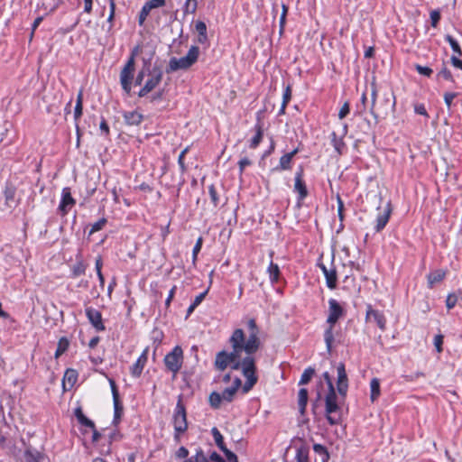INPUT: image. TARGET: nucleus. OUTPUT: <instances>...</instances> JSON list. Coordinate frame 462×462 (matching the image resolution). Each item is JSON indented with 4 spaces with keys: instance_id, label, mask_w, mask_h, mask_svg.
<instances>
[{
    "instance_id": "nucleus-1",
    "label": "nucleus",
    "mask_w": 462,
    "mask_h": 462,
    "mask_svg": "<svg viewBox=\"0 0 462 462\" xmlns=\"http://www.w3.org/2000/svg\"><path fill=\"white\" fill-rule=\"evenodd\" d=\"M243 341H245L244 330L242 328H236L229 337L232 351L226 352L222 350L218 352L215 359V367L219 371H224L230 365L233 370H241L246 379L243 390L245 393H247L257 383L258 376L256 374L254 356L253 355H246L242 358L244 347L241 343Z\"/></svg>"
},
{
    "instance_id": "nucleus-2",
    "label": "nucleus",
    "mask_w": 462,
    "mask_h": 462,
    "mask_svg": "<svg viewBox=\"0 0 462 462\" xmlns=\"http://www.w3.org/2000/svg\"><path fill=\"white\" fill-rule=\"evenodd\" d=\"M323 378L328 384V393L325 396V414L328 422L337 425L341 421L340 407L337 403V395L328 372L323 374Z\"/></svg>"
},
{
    "instance_id": "nucleus-3",
    "label": "nucleus",
    "mask_w": 462,
    "mask_h": 462,
    "mask_svg": "<svg viewBox=\"0 0 462 462\" xmlns=\"http://www.w3.org/2000/svg\"><path fill=\"white\" fill-rule=\"evenodd\" d=\"M345 311L339 302L335 299H329L328 300V316L327 323L329 325L324 332V341L328 352L332 349V344L334 341L333 328L337 320L344 315Z\"/></svg>"
},
{
    "instance_id": "nucleus-4",
    "label": "nucleus",
    "mask_w": 462,
    "mask_h": 462,
    "mask_svg": "<svg viewBox=\"0 0 462 462\" xmlns=\"http://www.w3.org/2000/svg\"><path fill=\"white\" fill-rule=\"evenodd\" d=\"M172 424L174 428V440L180 442L181 435L188 430L186 408L182 402L181 396L179 397L173 411Z\"/></svg>"
},
{
    "instance_id": "nucleus-5",
    "label": "nucleus",
    "mask_w": 462,
    "mask_h": 462,
    "mask_svg": "<svg viewBox=\"0 0 462 462\" xmlns=\"http://www.w3.org/2000/svg\"><path fill=\"white\" fill-rule=\"evenodd\" d=\"M199 55V48L191 46L188 53L180 59L172 57L169 61L167 73H171L179 69H187L190 68L197 60Z\"/></svg>"
},
{
    "instance_id": "nucleus-6",
    "label": "nucleus",
    "mask_w": 462,
    "mask_h": 462,
    "mask_svg": "<svg viewBox=\"0 0 462 462\" xmlns=\"http://www.w3.org/2000/svg\"><path fill=\"white\" fill-rule=\"evenodd\" d=\"M146 76L147 79L144 81L143 86L140 88L137 93L139 97H144L149 93L156 88L161 83L163 76V72L160 67L154 66L151 68L150 64L146 62Z\"/></svg>"
},
{
    "instance_id": "nucleus-7",
    "label": "nucleus",
    "mask_w": 462,
    "mask_h": 462,
    "mask_svg": "<svg viewBox=\"0 0 462 462\" xmlns=\"http://www.w3.org/2000/svg\"><path fill=\"white\" fill-rule=\"evenodd\" d=\"M247 328L249 331V337L243 343H241L242 346L244 347V352L245 355H253L255 354L261 346V341L258 337L259 335V328L256 324V321L254 319H250L247 321Z\"/></svg>"
},
{
    "instance_id": "nucleus-8",
    "label": "nucleus",
    "mask_w": 462,
    "mask_h": 462,
    "mask_svg": "<svg viewBox=\"0 0 462 462\" xmlns=\"http://www.w3.org/2000/svg\"><path fill=\"white\" fill-rule=\"evenodd\" d=\"M164 365L174 375L178 374L183 364V351L180 346H176L163 359Z\"/></svg>"
},
{
    "instance_id": "nucleus-9",
    "label": "nucleus",
    "mask_w": 462,
    "mask_h": 462,
    "mask_svg": "<svg viewBox=\"0 0 462 462\" xmlns=\"http://www.w3.org/2000/svg\"><path fill=\"white\" fill-rule=\"evenodd\" d=\"M134 67L135 64L133 58H128L126 63L125 64L120 72V84L122 86L123 90L127 94H130L132 89Z\"/></svg>"
},
{
    "instance_id": "nucleus-10",
    "label": "nucleus",
    "mask_w": 462,
    "mask_h": 462,
    "mask_svg": "<svg viewBox=\"0 0 462 462\" xmlns=\"http://www.w3.org/2000/svg\"><path fill=\"white\" fill-rule=\"evenodd\" d=\"M304 170L302 166H300L295 172L294 177V192L298 193L297 200L299 203L303 201L309 195V191L306 183L303 180Z\"/></svg>"
},
{
    "instance_id": "nucleus-11",
    "label": "nucleus",
    "mask_w": 462,
    "mask_h": 462,
    "mask_svg": "<svg viewBox=\"0 0 462 462\" xmlns=\"http://www.w3.org/2000/svg\"><path fill=\"white\" fill-rule=\"evenodd\" d=\"M108 381H109V384L111 387L113 402H114L113 424L117 425L121 420V417H122L123 411H124V407H123L122 402H120L119 393H118V389H117L115 380L112 378H109Z\"/></svg>"
},
{
    "instance_id": "nucleus-12",
    "label": "nucleus",
    "mask_w": 462,
    "mask_h": 462,
    "mask_svg": "<svg viewBox=\"0 0 462 462\" xmlns=\"http://www.w3.org/2000/svg\"><path fill=\"white\" fill-rule=\"evenodd\" d=\"M337 389L338 394L345 399L346 396V393L348 390V378L346 372V367L343 363H339L337 366Z\"/></svg>"
},
{
    "instance_id": "nucleus-13",
    "label": "nucleus",
    "mask_w": 462,
    "mask_h": 462,
    "mask_svg": "<svg viewBox=\"0 0 462 462\" xmlns=\"http://www.w3.org/2000/svg\"><path fill=\"white\" fill-rule=\"evenodd\" d=\"M348 132V125L346 124L343 125L341 134L337 135L335 132L331 134V144L334 147L335 152L338 155H342L346 151V144L344 141V137L346 135Z\"/></svg>"
},
{
    "instance_id": "nucleus-14",
    "label": "nucleus",
    "mask_w": 462,
    "mask_h": 462,
    "mask_svg": "<svg viewBox=\"0 0 462 462\" xmlns=\"http://www.w3.org/2000/svg\"><path fill=\"white\" fill-rule=\"evenodd\" d=\"M85 313L89 323L97 332L106 330V327L102 319V314L99 310L92 307H88L85 309Z\"/></svg>"
},
{
    "instance_id": "nucleus-15",
    "label": "nucleus",
    "mask_w": 462,
    "mask_h": 462,
    "mask_svg": "<svg viewBox=\"0 0 462 462\" xmlns=\"http://www.w3.org/2000/svg\"><path fill=\"white\" fill-rule=\"evenodd\" d=\"M75 204L76 200L73 199L71 195L70 188H63L61 191L60 202L59 205V210L61 212V215H67Z\"/></svg>"
},
{
    "instance_id": "nucleus-16",
    "label": "nucleus",
    "mask_w": 462,
    "mask_h": 462,
    "mask_svg": "<svg viewBox=\"0 0 462 462\" xmlns=\"http://www.w3.org/2000/svg\"><path fill=\"white\" fill-rule=\"evenodd\" d=\"M365 320L374 321L378 328L382 330L386 328V319L379 310H374L370 304L366 306Z\"/></svg>"
},
{
    "instance_id": "nucleus-17",
    "label": "nucleus",
    "mask_w": 462,
    "mask_h": 462,
    "mask_svg": "<svg viewBox=\"0 0 462 462\" xmlns=\"http://www.w3.org/2000/svg\"><path fill=\"white\" fill-rule=\"evenodd\" d=\"M299 148H295L291 152L283 154L280 158L278 165L273 168L272 171L275 172L291 170L293 157L299 152Z\"/></svg>"
},
{
    "instance_id": "nucleus-18",
    "label": "nucleus",
    "mask_w": 462,
    "mask_h": 462,
    "mask_svg": "<svg viewBox=\"0 0 462 462\" xmlns=\"http://www.w3.org/2000/svg\"><path fill=\"white\" fill-rule=\"evenodd\" d=\"M392 214L391 202H387L382 212H379L376 217L375 232H381L387 225Z\"/></svg>"
},
{
    "instance_id": "nucleus-19",
    "label": "nucleus",
    "mask_w": 462,
    "mask_h": 462,
    "mask_svg": "<svg viewBox=\"0 0 462 462\" xmlns=\"http://www.w3.org/2000/svg\"><path fill=\"white\" fill-rule=\"evenodd\" d=\"M147 355H148V349L145 348L143 351V353L141 354V356L137 358L135 363L131 366V368H130L131 374L134 377L137 378L142 374L143 367L145 366V365L147 363V359H148Z\"/></svg>"
},
{
    "instance_id": "nucleus-20",
    "label": "nucleus",
    "mask_w": 462,
    "mask_h": 462,
    "mask_svg": "<svg viewBox=\"0 0 462 462\" xmlns=\"http://www.w3.org/2000/svg\"><path fill=\"white\" fill-rule=\"evenodd\" d=\"M319 266L320 267L325 279H326V284L330 290H334L337 287V271L335 268L328 269L327 266L323 263H319Z\"/></svg>"
},
{
    "instance_id": "nucleus-21",
    "label": "nucleus",
    "mask_w": 462,
    "mask_h": 462,
    "mask_svg": "<svg viewBox=\"0 0 462 462\" xmlns=\"http://www.w3.org/2000/svg\"><path fill=\"white\" fill-rule=\"evenodd\" d=\"M447 275V271L443 269H437L428 273L427 282L428 287L432 289L437 283L441 282Z\"/></svg>"
},
{
    "instance_id": "nucleus-22",
    "label": "nucleus",
    "mask_w": 462,
    "mask_h": 462,
    "mask_svg": "<svg viewBox=\"0 0 462 462\" xmlns=\"http://www.w3.org/2000/svg\"><path fill=\"white\" fill-rule=\"evenodd\" d=\"M396 105L395 97H393V102L389 97H384L383 99L380 102L378 106V111L381 118H385L391 110H394Z\"/></svg>"
},
{
    "instance_id": "nucleus-23",
    "label": "nucleus",
    "mask_w": 462,
    "mask_h": 462,
    "mask_svg": "<svg viewBox=\"0 0 462 462\" xmlns=\"http://www.w3.org/2000/svg\"><path fill=\"white\" fill-rule=\"evenodd\" d=\"M254 130L255 134L249 141V147L251 149H255L263 140V128L260 119H258L257 123L254 125Z\"/></svg>"
},
{
    "instance_id": "nucleus-24",
    "label": "nucleus",
    "mask_w": 462,
    "mask_h": 462,
    "mask_svg": "<svg viewBox=\"0 0 462 462\" xmlns=\"http://www.w3.org/2000/svg\"><path fill=\"white\" fill-rule=\"evenodd\" d=\"M124 119L128 125H139L143 119V116L137 111H129L124 113Z\"/></svg>"
},
{
    "instance_id": "nucleus-25",
    "label": "nucleus",
    "mask_w": 462,
    "mask_h": 462,
    "mask_svg": "<svg viewBox=\"0 0 462 462\" xmlns=\"http://www.w3.org/2000/svg\"><path fill=\"white\" fill-rule=\"evenodd\" d=\"M74 414L80 425L89 428V429L95 428L94 421L85 416V414L83 413L82 409L80 407H78L75 409Z\"/></svg>"
},
{
    "instance_id": "nucleus-26",
    "label": "nucleus",
    "mask_w": 462,
    "mask_h": 462,
    "mask_svg": "<svg viewBox=\"0 0 462 462\" xmlns=\"http://www.w3.org/2000/svg\"><path fill=\"white\" fill-rule=\"evenodd\" d=\"M267 273L269 274L271 283L274 284L279 282L281 272L277 263L271 261L267 268Z\"/></svg>"
},
{
    "instance_id": "nucleus-27",
    "label": "nucleus",
    "mask_w": 462,
    "mask_h": 462,
    "mask_svg": "<svg viewBox=\"0 0 462 462\" xmlns=\"http://www.w3.org/2000/svg\"><path fill=\"white\" fill-rule=\"evenodd\" d=\"M16 194V189L14 185L7 184L4 189V197L5 199V205L11 208L14 202V197Z\"/></svg>"
},
{
    "instance_id": "nucleus-28",
    "label": "nucleus",
    "mask_w": 462,
    "mask_h": 462,
    "mask_svg": "<svg viewBox=\"0 0 462 462\" xmlns=\"http://www.w3.org/2000/svg\"><path fill=\"white\" fill-rule=\"evenodd\" d=\"M377 98V88L374 84L372 85V92H371V107L370 114L373 116L375 123L380 121V115L376 112L375 103Z\"/></svg>"
},
{
    "instance_id": "nucleus-29",
    "label": "nucleus",
    "mask_w": 462,
    "mask_h": 462,
    "mask_svg": "<svg viewBox=\"0 0 462 462\" xmlns=\"http://www.w3.org/2000/svg\"><path fill=\"white\" fill-rule=\"evenodd\" d=\"M308 403V390L300 388L298 393V405L300 414H304Z\"/></svg>"
},
{
    "instance_id": "nucleus-30",
    "label": "nucleus",
    "mask_w": 462,
    "mask_h": 462,
    "mask_svg": "<svg viewBox=\"0 0 462 462\" xmlns=\"http://www.w3.org/2000/svg\"><path fill=\"white\" fill-rule=\"evenodd\" d=\"M69 344L70 342L68 337H60L58 341L57 349L54 354L55 358H59L61 355H63L68 350Z\"/></svg>"
},
{
    "instance_id": "nucleus-31",
    "label": "nucleus",
    "mask_w": 462,
    "mask_h": 462,
    "mask_svg": "<svg viewBox=\"0 0 462 462\" xmlns=\"http://www.w3.org/2000/svg\"><path fill=\"white\" fill-rule=\"evenodd\" d=\"M78 379V372L75 369L69 368L66 370L63 376V386L65 387L66 383L72 387Z\"/></svg>"
},
{
    "instance_id": "nucleus-32",
    "label": "nucleus",
    "mask_w": 462,
    "mask_h": 462,
    "mask_svg": "<svg viewBox=\"0 0 462 462\" xmlns=\"http://www.w3.org/2000/svg\"><path fill=\"white\" fill-rule=\"evenodd\" d=\"M370 399L372 402H374L378 399L380 396V381L378 378H373L370 382Z\"/></svg>"
},
{
    "instance_id": "nucleus-33",
    "label": "nucleus",
    "mask_w": 462,
    "mask_h": 462,
    "mask_svg": "<svg viewBox=\"0 0 462 462\" xmlns=\"http://www.w3.org/2000/svg\"><path fill=\"white\" fill-rule=\"evenodd\" d=\"M211 434L214 438V440H215V443L216 445L218 447V448L223 452L225 449H226L227 448L226 447L225 445V442H224V437L223 435L221 434V432L218 430L217 428L214 427L212 428L211 430Z\"/></svg>"
},
{
    "instance_id": "nucleus-34",
    "label": "nucleus",
    "mask_w": 462,
    "mask_h": 462,
    "mask_svg": "<svg viewBox=\"0 0 462 462\" xmlns=\"http://www.w3.org/2000/svg\"><path fill=\"white\" fill-rule=\"evenodd\" d=\"M164 337V334L162 330L158 328L152 329L151 332V339L152 341V345L154 346V351L160 346Z\"/></svg>"
},
{
    "instance_id": "nucleus-35",
    "label": "nucleus",
    "mask_w": 462,
    "mask_h": 462,
    "mask_svg": "<svg viewBox=\"0 0 462 462\" xmlns=\"http://www.w3.org/2000/svg\"><path fill=\"white\" fill-rule=\"evenodd\" d=\"M86 269H87V265L84 263V262L82 260H79L72 266L71 276L73 278L79 277L85 273Z\"/></svg>"
},
{
    "instance_id": "nucleus-36",
    "label": "nucleus",
    "mask_w": 462,
    "mask_h": 462,
    "mask_svg": "<svg viewBox=\"0 0 462 462\" xmlns=\"http://www.w3.org/2000/svg\"><path fill=\"white\" fill-rule=\"evenodd\" d=\"M82 111H83V95H82V91H80L78 94L76 106L74 108L75 121H78L80 118V116H82Z\"/></svg>"
},
{
    "instance_id": "nucleus-37",
    "label": "nucleus",
    "mask_w": 462,
    "mask_h": 462,
    "mask_svg": "<svg viewBox=\"0 0 462 462\" xmlns=\"http://www.w3.org/2000/svg\"><path fill=\"white\" fill-rule=\"evenodd\" d=\"M314 374H315V369L314 368H312L310 366L306 368L303 371V373H302V374L300 376V379L299 381V384L300 385L307 384L311 380V378L313 377Z\"/></svg>"
},
{
    "instance_id": "nucleus-38",
    "label": "nucleus",
    "mask_w": 462,
    "mask_h": 462,
    "mask_svg": "<svg viewBox=\"0 0 462 462\" xmlns=\"http://www.w3.org/2000/svg\"><path fill=\"white\" fill-rule=\"evenodd\" d=\"M296 462H309V449L306 447H300L297 448Z\"/></svg>"
},
{
    "instance_id": "nucleus-39",
    "label": "nucleus",
    "mask_w": 462,
    "mask_h": 462,
    "mask_svg": "<svg viewBox=\"0 0 462 462\" xmlns=\"http://www.w3.org/2000/svg\"><path fill=\"white\" fill-rule=\"evenodd\" d=\"M222 401L221 394L217 392L211 393L208 398L209 404L213 409H218Z\"/></svg>"
},
{
    "instance_id": "nucleus-40",
    "label": "nucleus",
    "mask_w": 462,
    "mask_h": 462,
    "mask_svg": "<svg viewBox=\"0 0 462 462\" xmlns=\"http://www.w3.org/2000/svg\"><path fill=\"white\" fill-rule=\"evenodd\" d=\"M445 40L446 42H448L452 49V51L457 54L458 56H461L462 55V50L458 44V42H457L456 39H454L451 35L449 34H447L445 36Z\"/></svg>"
},
{
    "instance_id": "nucleus-41",
    "label": "nucleus",
    "mask_w": 462,
    "mask_h": 462,
    "mask_svg": "<svg viewBox=\"0 0 462 462\" xmlns=\"http://www.w3.org/2000/svg\"><path fill=\"white\" fill-rule=\"evenodd\" d=\"M313 450L316 453L323 456V457H322V461L323 462H327L329 459V454L328 452V449L323 445H321V444H314L313 445Z\"/></svg>"
},
{
    "instance_id": "nucleus-42",
    "label": "nucleus",
    "mask_w": 462,
    "mask_h": 462,
    "mask_svg": "<svg viewBox=\"0 0 462 462\" xmlns=\"http://www.w3.org/2000/svg\"><path fill=\"white\" fill-rule=\"evenodd\" d=\"M198 8L197 0H186L184 4V13L185 14H195Z\"/></svg>"
},
{
    "instance_id": "nucleus-43",
    "label": "nucleus",
    "mask_w": 462,
    "mask_h": 462,
    "mask_svg": "<svg viewBox=\"0 0 462 462\" xmlns=\"http://www.w3.org/2000/svg\"><path fill=\"white\" fill-rule=\"evenodd\" d=\"M106 223H107V219L105 217H102L98 221L95 222L91 226V228L89 231V236H91L92 234H94L99 230H102L104 228V226L106 225Z\"/></svg>"
},
{
    "instance_id": "nucleus-44",
    "label": "nucleus",
    "mask_w": 462,
    "mask_h": 462,
    "mask_svg": "<svg viewBox=\"0 0 462 462\" xmlns=\"http://www.w3.org/2000/svg\"><path fill=\"white\" fill-rule=\"evenodd\" d=\"M437 78H443L446 80L454 82V77L451 71L444 65L439 72L437 74Z\"/></svg>"
},
{
    "instance_id": "nucleus-45",
    "label": "nucleus",
    "mask_w": 462,
    "mask_h": 462,
    "mask_svg": "<svg viewBox=\"0 0 462 462\" xmlns=\"http://www.w3.org/2000/svg\"><path fill=\"white\" fill-rule=\"evenodd\" d=\"M208 194H209L210 200H211L213 206L217 207L219 204V196H218L217 189L213 184H211L208 187Z\"/></svg>"
},
{
    "instance_id": "nucleus-46",
    "label": "nucleus",
    "mask_w": 462,
    "mask_h": 462,
    "mask_svg": "<svg viewBox=\"0 0 462 462\" xmlns=\"http://www.w3.org/2000/svg\"><path fill=\"white\" fill-rule=\"evenodd\" d=\"M236 392L232 389L231 387L226 388L221 394L223 401H226L227 402H231L236 395Z\"/></svg>"
},
{
    "instance_id": "nucleus-47",
    "label": "nucleus",
    "mask_w": 462,
    "mask_h": 462,
    "mask_svg": "<svg viewBox=\"0 0 462 462\" xmlns=\"http://www.w3.org/2000/svg\"><path fill=\"white\" fill-rule=\"evenodd\" d=\"M146 71H147V69H146V61L144 62V65L143 67L142 68V69L139 70L136 78L134 79V85L135 86H143V80H144V77L146 76Z\"/></svg>"
},
{
    "instance_id": "nucleus-48",
    "label": "nucleus",
    "mask_w": 462,
    "mask_h": 462,
    "mask_svg": "<svg viewBox=\"0 0 462 462\" xmlns=\"http://www.w3.org/2000/svg\"><path fill=\"white\" fill-rule=\"evenodd\" d=\"M414 68L419 74L428 78H430L433 73V70L430 67L415 64Z\"/></svg>"
},
{
    "instance_id": "nucleus-49",
    "label": "nucleus",
    "mask_w": 462,
    "mask_h": 462,
    "mask_svg": "<svg viewBox=\"0 0 462 462\" xmlns=\"http://www.w3.org/2000/svg\"><path fill=\"white\" fill-rule=\"evenodd\" d=\"M166 4L165 0H149L144 5L151 11L155 8L162 7Z\"/></svg>"
},
{
    "instance_id": "nucleus-50",
    "label": "nucleus",
    "mask_w": 462,
    "mask_h": 462,
    "mask_svg": "<svg viewBox=\"0 0 462 462\" xmlns=\"http://www.w3.org/2000/svg\"><path fill=\"white\" fill-rule=\"evenodd\" d=\"M431 26L436 28L441 18L439 10H432L430 14Z\"/></svg>"
},
{
    "instance_id": "nucleus-51",
    "label": "nucleus",
    "mask_w": 462,
    "mask_h": 462,
    "mask_svg": "<svg viewBox=\"0 0 462 462\" xmlns=\"http://www.w3.org/2000/svg\"><path fill=\"white\" fill-rule=\"evenodd\" d=\"M194 462H208V457L205 455L201 448L196 449V454L193 457Z\"/></svg>"
},
{
    "instance_id": "nucleus-52",
    "label": "nucleus",
    "mask_w": 462,
    "mask_h": 462,
    "mask_svg": "<svg viewBox=\"0 0 462 462\" xmlns=\"http://www.w3.org/2000/svg\"><path fill=\"white\" fill-rule=\"evenodd\" d=\"M457 97V93L456 92H446L444 94V102L448 109L451 108L453 100Z\"/></svg>"
},
{
    "instance_id": "nucleus-53",
    "label": "nucleus",
    "mask_w": 462,
    "mask_h": 462,
    "mask_svg": "<svg viewBox=\"0 0 462 462\" xmlns=\"http://www.w3.org/2000/svg\"><path fill=\"white\" fill-rule=\"evenodd\" d=\"M151 10L146 7L145 5L142 7L139 16H138V23L139 25H143L149 15Z\"/></svg>"
},
{
    "instance_id": "nucleus-54",
    "label": "nucleus",
    "mask_w": 462,
    "mask_h": 462,
    "mask_svg": "<svg viewBox=\"0 0 462 462\" xmlns=\"http://www.w3.org/2000/svg\"><path fill=\"white\" fill-rule=\"evenodd\" d=\"M187 152H188V148H185L183 151H181V152L180 153V155L178 157V164H179L180 169L182 173H184L187 171V166L184 162L185 154L187 153Z\"/></svg>"
},
{
    "instance_id": "nucleus-55",
    "label": "nucleus",
    "mask_w": 462,
    "mask_h": 462,
    "mask_svg": "<svg viewBox=\"0 0 462 462\" xmlns=\"http://www.w3.org/2000/svg\"><path fill=\"white\" fill-rule=\"evenodd\" d=\"M457 302V296L455 293H449L446 299V306L448 310L453 309Z\"/></svg>"
},
{
    "instance_id": "nucleus-56",
    "label": "nucleus",
    "mask_w": 462,
    "mask_h": 462,
    "mask_svg": "<svg viewBox=\"0 0 462 462\" xmlns=\"http://www.w3.org/2000/svg\"><path fill=\"white\" fill-rule=\"evenodd\" d=\"M202 243H203L202 237H199V239L197 240V242H196V244H195V245L193 247V250H192V260H193V263H195L196 260H197V255L199 253V251L201 250Z\"/></svg>"
},
{
    "instance_id": "nucleus-57",
    "label": "nucleus",
    "mask_w": 462,
    "mask_h": 462,
    "mask_svg": "<svg viewBox=\"0 0 462 462\" xmlns=\"http://www.w3.org/2000/svg\"><path fill=\"white\" fill-rule=\"evenodd\" d=\"M337 216L341 222L344 220V202L341 199L340 196H337Z\"/></svg>"
},
{
    "instance_id": "nucleus-58",
    "label": "nucleus",
    "mask_w": 462,
    "mask_h": 462,
    "mask_svg": "<svg viewBox=\"0 0 462 462\" xmlns=\"http://www.w3.org/2000/svg\"><path fill=\"white\" fill-rule=\"evenodd\" d=\"M414 112L418 115L425 116L426 118L430 117V116L426 110V107L423 104H416L414 106Z\"/></svg>"
},
{
    "instance_id": "nucleus-59",
    "label": "nucleus",
    "mask_w": 462,
    "mask_h": 462,
    "mask_svg": "<svg viewBox=\"0 0 462 462\" xmlns=\"http://www.w3.org/2000/svg\"><path fill=\"white\" fill-rule=\"evenodd\" d=\"M291 98V88L290 85H288L282 95V104L288 105Z\"/></svg>"
},
{
    "instance_id": "nucleus-60",
    "label": "nucleus",
    "mask_w": 462,
    "mask_h": 462,
    "mask_svg": "<svg viewBox=\"0 0 462 462\" xmlns=\"http://www.w3.org/2000/svg\"><path fill=\"white\" fill-rule=\"evenodd\" d=\"M252 164V162L247 158L244 157L238 162L239 166V174L242 175L244 172V170L246 166H249Z\"/></svg>"
},
{
    "instance_id": "nucleus-61",
    "label": "nucleus",
    "mask_w": 462,
    "mask_h": 462,
    "mask_svg": "<svg viewBox=\"0 0 462 462\" xmlns=\"http://www.w3.org/2000/svg\"><path fill=\"white\" fill-rule=\"evenodd\" d=\"M349 111H350V107H349V103L348 102H346L340 108L339 112H338V117L339 119H343L345 118L348 114H349Z\"/></svg>"
},
{
    "instance_id": "nucleus-62",
    "label": "nucleus",
    "mask_w": 462,
    "mask_h": 462,
    "mask_svg": "<svg viewBox=\"0 0 462 462\" xmlns=\"http://www.w3.org/2000/svg\"><path fill=\"white\" fill-rule=\"evenodd\" d=\"M442 345H443V336L436 335L434 337V346H435L438 353L442 352Z\"/></svg>"
},
{
    "instance_id": "nucleus-63",
    "label": "nucleus",
    "mask_w": 462,
    "mask_h": 462,
    "mask_svg": "<svg viewBox=\"0 0 462 462\" xmlns=\"http://www.w3.org/2000/svg\"><path fill=\"white\" fill-rule=\"evenodd\" d=\"M228 462H238L237 456L228 448L223 451Z\"/></svg>"
},
{
    "instance_id": "nucleus-64",
    "label": "nucleus",
    "mask_w": 462,
    "mask_h": 462,
    "mask_svg": "<svg viewBox=\"0 0 462 462\" xmlns=\"http://www.w3.org/2000/svg\"><path fill=\"white\" fill-rule=\"evenodd\" d=\"M24 457H25L26 462H40L38 456L33 454L31 451H26L24 453Z\"/></svg>"
}]
</instances>
